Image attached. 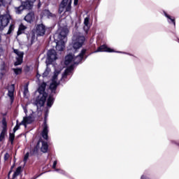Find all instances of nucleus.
Wrapping results in <instances>:
<instances>
[{
	"instance_id": "nucleus-1",
	"label": "nucleus",
	"mask_w": 179,
	"mask_h": 179,
	"mask_svg": "<svg viewBox=\"0 0 179 179\" xmlns=\"http://www.w3.org/2000/svg\"><path fill=\"white\" fill-rule=\"evenodd\" d=\"M46 87L47 83H43L36 90V93H38V95L36 96L34 104L36 106V110L38 113H40V111H41V107H44V104H45V101H47V97H48V94L45 92Z\"/></svg>"
},
{
	"instance_id": "nucleus-2",
	"label": "nucleus",
	"mask_w": 179,
	"mask_h": 179,
	"mask_svg": "<svg viewBox=\"0 0 179 179\" xmlns=\"http://www.w3.org/2000/svg\"><path fill=\"white\" fill-rule=\"evenodd\" d=\"M85 41H86V38H85V36L79 33L74 34L72 38L71 43L74 51L79 50V48H82V47H83V44H85Z\"/></svg>"
},
{
	"instance_id": "nucleus-3",
	"label": "nucleus",
	"mask_w": 179,
	"mask_h": 179,
	"mask_svg": "<svg viewBox=\"0 0 179 179\" xmlns=\"http://www.w3.org/2000/svg\"><path fill=\"white\" fill-rule=\"evenodd\" d=\"M34 2H36V0H26V1L22 2L20 6L15 7L16 15H22V13L24 9L30 10V9L33 8Z\"/></svg>"
},
{
	"instance_id": "nucleus-4",
	"label": "nucleus",
	"mask_w": 179,
	"mask_h": 179,
	"mask_svg": "<svg viewBox=\"0 0 179 179\" xmlns=\"http://www.w3.org/2000/svg\"><path fill=\"white\" fill-rule=\"evenodd\" d=\"M50 113V108H45V116L43 120V127L41 132V136L45 139V141H48V132L50 131L48 129V124H47V118H48V114Z\"/></svg>"
},
{
	"instance_id": "nucleus-5",
	"label": "nucleus",
	"mask_w": 179,
	"mask_h": 179,
	"mask_svg": "<svg viewBox=\"0 0 179 179\" xmlns=\"http://www.w3.org/2000/svg\"><path fill=\"white\" fill-rule=\"evenodd\" d=\"M35 34L38 37H44L45 36V31H47V27L44 24H36L35 25Z\"/></svg>"
},
{
	"instance_id": "nucleus-6",
	"label": "nucleus",
	"mask_w": 179,
	"mask_h": 179,
	"mask_svg": "<svg viewBox=\"0 0 179 179\" xmlns=\"http://www.w3.org/2000/svg\"><path fill=\"white\" fill-rule=\"evenodd\" d=\"M11 19L12 17L9 14L0 15V31L3 30L5 27L9 24V22H10Z\"/></svg>"
},
{
	"instance_id": "nucleus-7",
	"label": "nucleus",
	"mask_w": 179,
	"mask_h": 179,
	"mask_svg": "<svg viewBox=\"0 0 179 179\" xmlns=\"http://www.w3.org/2000/svg\"><path fill=\"white\" fill-rule=\"evenodd\" d=\"M48 58L46 60V65L48 66V65H51L54 62V61H56V59L58 58L57 57V52L54 49H50L48 51Z\"/></svg>"
},
{
	"instance_id": "nucleus-8",
	"label": "nucleus",
	"mask_w": 179,
	"mask_h": 179,
	"mask_svg": "<svg viewBox=\"0 0 179 179\" xmlns=\"http://www.w3.org/2000/svg\"><path fill=\"white\" fill-rule=\"evenodd\" d=\"M69 31L66 28H62L59 33L55 34V38H57L59 41H66V36Z\"/></svg>"
},
{
	"instance_id": "nucleus-9",
	"label": "nucleus",
	"mask_w": 179,
	"mask_h": 179,
	"mask_svg": "<svg viewBox=\"0 0 179 179\" xmlns=\"http://www.w3.org/2000/svg\"><path fill=\"white\" fill-rule=\"evenodd\" d=\"M86 49H83L81 52L74 57L73 65H79V64H80L84 59H86V58H87V56H85L86 55Z\"/></svg>"
},
{
	"instance_id": "nucleus-10",
	"label": "nucleus",
	"mask_w": 179,
	"mask_h": 179,
	"mask_svg": "<svg viewBox=\"0 0 179 179\" xmlns=\"http://www.w3.org/2000/svg\"><path fill=\"white\" fill-rule=\"evenodd\" d=\"M94 52H115L114 50L107 47L106 45L99 46Z\"/></svg>"
},
{
	"instance_id": "nucleus-11",
	"label": "nucleus",
	"mask_w": 179,
	"mask_h": 179,
	"mask_svg": "<svg viewBox=\"0 0 179 179\" xmlns=\"http://www.w3.org/2000/svg\"><path fill=\"white\" fill-rule=\"evenodd\" d=\"M163 14L166 17L169 24H173L176 29V17L169 15L165 10L163 11Z\"/></svg>"
},
{
	"instance_id": "nucleus-12",
	"label": "nucleus",
	"mask_w": 179,
	"mask_h": 179,
	"mask_svg": "<svg viewBox=\"0 0 179 179\" xmlns=\"http://www.w3.org/2000/svg\"><path fill=\"white\" fill-rule=\"evenodd\" d=\"M34 121L31 115L24 117L23 120L20 122V125H24L27 127V124H31Z\"/></svg>"
},
{
	"instance_id": "nucleus-13",
	"label": "nucleus",
	"mask_w": 179,
	"mask_h": 179,
	"mask_svg": "<svg viewBox=\"0 0 179 179\" xmlns=\"http://www.w3.org/2000/svg\"><path fill=\"white\" fill-rule=\"evenodd\" d=\"M58 86H59V83L57 81H52L50 85V89L51 91L50 94H57V88L58 87Z\"/></svg>"
},
{
	"instance_id": "nucleus-14",
	"label": "nucleus",
	"mask_w": 179,
	"mask_h": 179,
	"mask_svg": "<svg viewBox=\"0 0 179 179\" xmlns=\"http://www.w3.org/2000/svg\"><path fill=\"white\" fill-rule=\"evenodd\" d=\"M73 68H75V64H72L70 66L67 67L64 72L62 73V79L66 78V76L69 75L71 73H72V71H73Z\"/></svg>"
},
{
	"instance_id": "nucleus-15",
	"label": "nucleus",
	"mask_w": 179,
	"mask_h": 179,
	"mask_svg": "<svg viewBox=\"0 0 179 179\" xmlns=\"http://www.w3.org/2000/svg\"><path fill=\"white\" fill-rule=\"evenodd\" d=\"M64 48H65V41L57 40V42L56 43L57 51H64Z\"/></svg>"
},
{
	"instance_id": "nucleus-16",
	"label": "nucleus",
	"mask_w": 179,
	"mask_h": 179,
	"mask_svg": "<svg viewBox=\"0 0 179 179\" xmlns=\"http://www.w3.org/2000/svg\"><path fill=\"white\" fill-rule=\"evenodd\" d=\"M55 100L54 94H50L47 100L46 108H51V107H52V104H54Z\"/></svg>"
},
{
	"instance_id": "nucleus-17",
	"label": "nucleus",
	"mask_w": 179,
	"mask_h": 179,
	"mask_svg": "<svg viewBox=\"0 0 179 179\" xmlns=\"http://www.w3.org/2000/svg\"><path fill=\"white\" fill-rule=\"evenodd\" d=\"M69 0H62L59 6V13H62L65 10V8H66V6L68 5V1Z\"/></svg>"
},
{
	"instance_id": "nucleus-18",
	"label": "nucleus",
	"mask_w": 179,
	"mask_h": 179,
	"mask_svg": "<svg viewBox=\"0 0 179 179\" xmlns=\"http://www.w3.org/2000/svg\"><path fill=\"white\" fill-rule=\"evenodd\" d=\"M73 59H74L73 54L69 53L65 57L64 64L69 65V64H71V62H72Z\"/></svg>"
},
{
	"instance_id": "nucleus-19",
	"label": "nucleus",
	"mask_w": 179,
	"mask_h": 179,
	"mask_svg": "<svg viewBox=\"0 0 179 179\" xmlns=\"http://www.w3.org/2000/svg\"><path fill=\"white\" fill-rule=\"evenodd\" d=\"M27 23H31L34 20V13H29L24 18Z\"/></svg>"
},
{
	"instance_id": "nucleus-20",
	"label": "nucleus",
	"mask_w": 179,
	"mask_h": 179,
	"mask_svg": "<svg viewBox=\"0 0 179 179\" xmlns=\"http://www.w3.org/2000/svg\"><path fill=\"white\" fill-rule=\"evenodd\" d=\"M41 143L42 146L41 148V152H43V153H47V152H48V143H47V141H42Z\"/></svg>"
},
{
	"instance_id": "nucleus-21",
	"label": "nucleus",
	"mask_w": 179,
	"mask_h": 179,
	"mask_svg": "<svg viewBox=\"0 0 179 179\" xmlns=\"http://www.w3.org/2000/svg\"><path fill=\"white\" fill-rule=\"evenodd\" d=\"M27 37L28 41H30L31 44H33V43H34V40H36V34L34 32H31L27 36Z\"/></svg>"
},
{
	"instance_id": "nucleus-22",
	"label": "nucleus",
	"mask_w": 179,
	"mask_h": 179,
	"mask_svg": "<svg viewBox=\"0 0 179 179\" xmlns=\"http://www.w3.org/2000/svg\"><path fill=\"white\" fill-rule=\"evenodd\" d=\"M22 174V166H18L15 171L14 172L12 179H15L16 177H18V176H20Z\"/></svg>"
},
{
	"instance_id": "nucleus-23",
	"label": "nucleus",
	"mask_w": 179,
	"mask_h": 179,
	"mask_svg": "<svg viewBox=\"0 0 179 179\" xmlns=\"http://www.w3.org/2000/svg\"><path fill=\"white\" fill-rule=\"evenodd\" d=\"M45 14L46 15L48 19H54L56 17L55 14L50 13V10H45Z\"/></svg>"
},
{
	"instance_id": "nucleus-24",
	"label": "nucleus",
	"mask_w": 179,
	"mask_h": 179,
	"mask_svg": "<svg viewBox=\"0 0 179 179\" xmlns=\"http://www.w3.org/2000/svg\"><path fill=\"white\" fill-rule=\"evenodd\" d=\"M27 29V27H26V26H24L23 24H21L18 28L17 36H20V34H22V33H23V31H24V30Z\"/></svg>"
},
{
	"instance_id": "nucleus-25",
	"label": "nucleus",
	"mask_w": 179,
	"mask_h": 179,
	"mask_svg": "<svg viewBox=\"0 0 179 179\" xmlns=\"http://www.w3.org/2000/svg\"><path fill=\"white\" fill-rule=\"evenodd\" d=\"M5 134H6V127H3V129L0 134V142H2L5 139Z\"/></svg>"
},
{
	"instance_id": "nucleus-26",
	"label": "nucleus",
	"mask_w": 179,
	"mask_h": 179,
	"mask_svg": "<svg viewBox=\"0 0 179 179\" xmlns=\"http://www.w3.org/2000/svg\"><path fill=\"white\" fill-rule=\"evenodd\" d=\"M50 72H51V69L48 68V66L46 67L45 71L43 73V78H47L48 75H50Z\"/></svg>"
},
{
	"instance_id": "nucleus-27",
	"label": "nucleus",
	"mask_w": 179,
	"mask_h": 179,
	"mask_svg": "<svg viewBox=\"0 0 179 179\" xmlns=\"http://www.w3.org/2000/svg\"><path fill=\"white\" fill-rule=\"evenodd\" d=\"M23 64V59L16 57V62L14 63L15 66H18V65H22Z\"/></svg>"
},
{
	"instance_id": "nucleus-28",
	"label": "nucleus",
	"mask_w": 179,
	"mask_h": 179,
	"mask_svg": "<svg viewBox=\"0 0 179 179\" xmlns=\"http://www.w3.org/2000/svg\"><path fill=\"white\" fill-rule=\"evenodd\" d=\"M24 96L26 97L27 94H29V84H26L24 86V92H23Z\"/></svg>"
},
{
	"instance_id": "nucleus-29",
	"label": "nucleus",
	"mask_w": 179,
	"mask_h": 179,
	"mask_svg": "<svg viewBox=\"0 0 179 179\" xmlns=\"http://www.w3.org/2000/svg\"><path fill=\"white\" fill-rule=\"evenodd\" d=\"M15 92L8 91V96L10 97V100L11 103H13V100H15Z\"/></svg>"
},
{
	"instance_id": "nucleus-30",
	"label": "nucleus",
	"mask_w": 179,
	"mask_h": 179,
	"mask_svg": "<svg viewBox=\"0 0 179 179\" xmlns=\"http://www.w3.org/2000/svg\"><path fill=\"white\" fill-rule=\"evenodd\" d=\"M9 141L11 145H13V141H15V133H10L9 134Z\"/></svg>"
},
{
	"instance_id": "nucleus-31",
	"label": "nucleus",
	"mask_w": 179,
	"mask_h": 179,
	"mask_svg": "<svg viewBox=\"0 0 179 179\" xmlns=\"http://www.w3.org/2000/svg\"><path fill=\"white\" fill-rule=\"evenodd\" d=\"M15 30V24H11L9 27V29L8 30V32L6 34L9 35V34H12V31Z\"/></svg>"
},
{
	"instance_id": "nucleus-32",
	"label": "nucleus",
	"mask_w": 179,
	"mask_h": 179,
	"mask_svg": "<svg viewBox=\"0 0 179 179\" xmlns=\"http://www.w3.org/2000/svg\"><path fill=\"white\" fill-rule=\"evenodd\" d=\"M65 9V12H71V10H72V6H71V3H69L67 4V6H66V7L64 8Z\"/></svg>"
},
{
	"instance_id": "nucleus-33",
	"label": "nucleus",
	"mask_w": 179,
	"mask_h": 179,
	"mask_svg": "<svg viewBox=\"0 0 179 179\" xmlns=\"http://www.w3.org/2000/svg\"><path fill=\"white\" fill-rule=\"evenodd\" d=\"M58 75H59V72L56 71L54 73V75L52 78V82H57V79L58 78Z\"/></svg>"
},
{
	"instance_id": "nucleus-34",
	"label": "nucleus",
	"mask_w": 179,
	"mask_h": 179,
	"mask_svg": "<svg viewBox=\"0 0 179 179\" xmlns=\"http://www.w3.org/2000/svg\"><path fill=\"white\" fill-rule=\"evenodd\" d=\"M37 153H38V148H37V145H36V147H35L31 150V155L34 156V155H37Z\"/></svg>"
},
{
	"instance_id": "nucleus-35",
	"label": "nucleus",
	"mask_w": 179,
	"mask_h": 179,
	"mask_svg": "<svg viewBox=\"0 0 179 179\" xmlns=\"http://www.w3.org/2000/svg\"><path fill=\"white\" fill-rule=\"evenodd\" d=\"M18 122H19V121L17 120V124L15 126V127L13 128V133L14 134L16 132V131H17L19 129V128H20V125H22V124H20V123L19 124Z\"/></svg>"
},
{
	"instance_id": "nucleus-36",
	"label": "nucleus",
	"mask_w": 179,
	"mask_h": 179,
	"mask_svg": "<svg viewBox=\"0 0 179 179\" xmlns=\"http://www.w3.org/2000/svg\"><path fill=\"white\" fill-rule=\"evenodd\" d=\"M55 171H57V173H59V174H62L63 176H66V172L62 169H55Z\"/></svg>"
},
{
	"instance_id": "nucleus-37",
	"label": "nucleus",
	"mask_w": 179,
	"mask_h": 179,
	"mask_svg": "<svg viewBox=\"0 0 179 179\" xmlns=\"http://www.w3.org/2000/svg\"><path fill=\"white\" fill-rule=\"evenodd\" d=\"M13 71L15 73V75H19L20 73H22V69L20 68L13 69Z\"/></svg>"
},
{
	"instance_id": "nucleus-38",
	"label": "nucleus",
	"mask_w": 179,
	"mask_h": 179,
	"mask_svg": "<svg viewBox=\"0 0 179 179\" xmlns=\"http://www.w3.org/2000/svg\"><path fill=\"white\" fill-rule=\"evenodd\" d=\"M170 143H171V145H175L176 146H178V148H179V142H178V141L171 140L170 141Z\"/></svg>"
},
{
	"instance_id": "nucleus-39",
	"label": "nucleus",
	"mask_w": 179,
	"mask_h": 179,
	"mask_svg": "<svg viewBox=\"0 0 179 179\" xmlns=\"http://www.w3.org/2000/svg\"><path fill=\"white\" fill-rule=\"evenodd\" d=\"M8 92H11L15 93V85L12 84V85L8 87Z\"/></svg>"
},
{
	"instance_id": "nucleus-40",
	"label": "nucleus",
	"mask_w": 179,
	"mask_h": 179,
	"mask_svg": "<svg viewBox=\"0 0 179 179\" xmlns=\"http://www.w3.org/2000/svg\"><path fill=\"white\" fill-rule=\"evenodd\" d=\"M84 24H85V26H87V27L89 26V17H88L85 18Z\"/></svg>"
},
{
	"instance_id": "nucleus-41",
	"label": "nucleus",
	"mask_w": 179,
	"mask_h": 179,
	"mask_svg": "<svg viewBox=\"0 0 179 179\" xmlns=\"http://www.w3.org/2000/svg\"><path fill=\"white\" fill-rule=\"evenodd\" d=\"M118 54H126L127 55H130V57H133L134 55L131 53H127L125 52H121V51H116Z\"/></svg>"
},
{
	"instance_id": "nucleus-42",
	"label": "nucleus",
	"mask_w": 179,
	"mask_h": 179,
	"mask_svg": "<svg viewBox=\"0 0 179 179\" xmlns=\"http://www.w3.org/2000/svg\"><path fill=\"white\" fill-rule=\"evenodd\" d=\"M17 55V58H21L23 59V55H24V53L23 52H20Z\"/></svg>"
},
{
	"instance_id": "nucleus-43",
	"label": "nucleus",
	"mask_w": 179,
	"mask_h": 179,
	"mask_svg": "<svg viewBox=\"0 0 179 179\" xmlns=\"http://www.w3.org/2000/svg\"><path fill=\"white\" fill-rule=\"evenodd\" d=\"M29 152H27L24 157V162L26 163L27 162V159H29Z\"/></svg>"
},
{
	"instance_id": "nucleus-44",
	"label": "nucleus",
	"mask_w": 179,
	"mask_h": 179,
	"mask_svg": "<svg viewBox=\"0 0 179 179\" xmlns=\"http://www.w3.org/2000/svg\"><path fill=\"white\" fill-rule=\"evenodd\" d=\"M57 163H58V162L57 160L54 161L52 169H53L54 170L57 169Z\"/></svg>"
},
{
	"instance_id": "nucleus-45",
	"label": "nucleus",
	"mask_w": 179,
	"mask_h": 179,
	"mask_svg": "<svg viewBox=\"0 0 179 179\" xmlns=\"http://www.w3.org/2000/svg\"><path fill=\"white\" fill-rule=\"evenodd\" d=\"M8 159H9V153L6 152L4 155V160H5V162H6V160H8Z\"/></svg>"
},
{
	"instance_id": "nucleus-46",
	"label": "nucleus",
	"mask_w": 179,
	"mask_h": 179,
	"mask_svg": "<svg viewBox=\"0 0 179 179\" xmlns=\"http://www.w3.org/2000/svg\"><path fill=\"white\" fill-rule=\"evenodd\" d=\"M2 124L3 125V128H6V127H7L6 120H3Z\"/></svg>"
},
{
	"instance_id": "nucleus-47",
	"label": "nucleus",
	"mask_w": 179,
	"mask_h": 179,
	"mask_svg": "<svg viewBox=\"0 0 179 179\" xmlns=\"http://www.w3.org/2000/svg\"><path fill=\"white\" fill-rule=\"evenodd\" d=\"M13 52L14 54H16V55H17V54H19L20 51H19V50L17 49H13Z\"/></svg>"
},
{
	"instance_id": "nucleus-48",
	"label": "nucleus",
	"mask_w": 179,
	"mask_h": 179,
	"mask_svg": "<svg viewBox=\"0 0 179 179\" xmlns=\"http://www.w3.org/2000/svg\"><path fill=\"white\" fill-rule=\"evenodd\" d=\"M78 3H79V0H74V2H73L74 6H76Z\"/></svg>"
},
{
	"instance_id": "nucleus-49",
	"label": "nucleus",
	"mask_w": 179,
	"mask_h": 179,
	"mask_svg": "<svg viewBox=\"0 0 179 179\" xmlns=\"http://www.w3.org/2000/svg\"><path fill=\"white\" fill-rule=\"evenodd\" d=\"M23 110H24V113H25L26 114H27V108L23 107Z\"/></svg>"
},
{
	"instance_id": "nucleus-50",
	"label": "nucleus",
	"mask_w": 179,
	"mask_h": 179,
	"mask_svg": "<svg viewBox=\"0 0 179 179\" xmlns=\"http://www.w3.org/2000/svg\"><path fill=\"white\" fill-rule=\"evenodd\" d=\"M3 0H0V6H3Z\"/></svg>"
},
{
	"instance_id": "nucleus-51",
	"label": "nucleus",
	"mask_w": 179,
	"mask_h": 179,
	"mask_svg": "<svg viewBox=\"0 0 179 179\" xmlns=\"http://www.w3.org/2000/svg\"><path fill=\"white\" fill-rule=\"evenodd\" d=\"M10 173H12V170L8 172V179H10ZM11 179H12V178H11Z\"/></svg>"
},
{
	"instance_id": "nucleus-52",
	"label": "nucleus",
	"mask_w": 179,
	"mask_h": 179,
	"mask_svg": "<svg viewBox=\"0 0 179 179\" xmlns=\"http://www.w3.org/2000/svg\"><path fill=\"white\" fill-rule=\"evenodd\" d=\"M38 177H40V176L34 177V178H31V179H36V178H38Z\"/></svg>"
},
{
	"instance_id": "nucleus-53",
	"label": "nucleus",
	"mask_w": 179,
	"mask_h": 179,
	"mask_svg": "<svg viewBox=\"0 0 179 179\" xmlns=\"http://www.w3.org/2000/svg\"><path fill=\"white\" fill-rule=\"evenodd\" d=\"M40 142H41V141H38V143H37V146H38V145H40Z\"/></svg>"
},
{
	"instance_id": "nucleus-54",
	"label": "nucleus",
	"mask_w": 179,
	"mask_h": 179,
	"mask_svg": "<svg viewBox=\"0 0 179 179\" xmlns=\"http://www.w3.org/2000/svg\"><path fill=\"white\" fill-rule=\"evenodd\" d=\"M1 41H2V36H1V34H0V43Z\"/></svg>"
},
{
	"instance_id": "nucleus-55",
	"label": "nucleus",
	"mask_w": 179,
	"mask_h": 179,
	"mask_svg": "<svg viewBox=\"0 0 179 179\" xmlns=\"http://www.w3.org/2000/svg\"><path fill=\"white\" fill-rule=\"evenodd\" d=\"M40 6H41V3H38V7L40 8Z\"/></svg>"
},
{
	"instance_id": "nucleus-56",
	"label": "nucleus",
	"mask_w": 179,
	"mask_h": 179,
	"mask_svg": "<svg viewBox=\"0 0 179 179\" xmlns=\"http://www.w3.org/2000/svg\"><path fill=\"white\" fill-rule=\"evenodd\" d=\"M13 167H15V165H13V166H11V170H12V169H13Z\"/></svg>"
},
{
	"instance_id": "nucleus-57",
	"label": "nucleus",
	"mask_w": 179,
	"mask_h": 179,
	"mask_svg": "<svg viewBox=\"0 0 179 179\" xmlns=\"http://www.w3.org/2000/svg\"><path fill=\"white\" fill-rule=\"evenodd\" d=\"M38 76H40V75H39V74H37L36 77L38 78Z\"/></svg>"
}]
</instances>
